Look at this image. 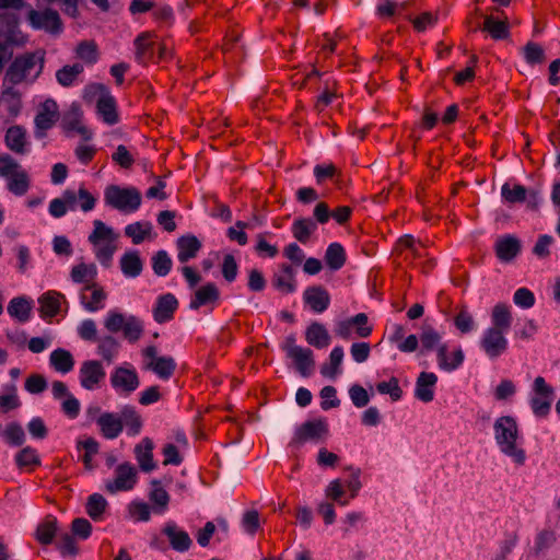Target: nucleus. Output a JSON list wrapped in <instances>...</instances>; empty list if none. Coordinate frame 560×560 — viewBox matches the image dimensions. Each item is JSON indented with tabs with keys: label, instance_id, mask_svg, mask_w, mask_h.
<instances>
[{
	"label": "nucleus",
	"instance_id": "obj_31",
	"mask_svg": "<svg viewBox=\"0 0 560 560\" xmlns=\"http://www.w3.org/2000/svg\"><path fill=\"white\" fill-rule=\"evenodd\" d=\"M273 285L283 293L295 290L294 270L290 265L283 264L280 273L273 276Z\"/></svg>",
	"mask_w": 560,
	"mask_h": 560
},
{
	"label": "nucleus",
	"instance_id": "obj_42",
	"mask_svg": "<svg viewBox=\"0 0 560 560\" xmlns=\"http://www.w3.org/2000/svg\"><path fill=\"white\" fill-rule=\"evenodd\" d=\"M60 298H62V295L54 291L42 295L38 300L40 304V313L48 317L55 316L60 308Z\"/></svg>",
	"mask_w": 560,
	"mask_h": 560
},
{
	"label": "nucleus",
	"instance_id": "obj_22",
	"mask_svg": "<svg viewBox=\"0 0 560 560\" xmlns=\"http://www.w3.org/2000/svg\"><path fill=\"white\" fill-rule=\"evenodd\" d=\"M153 441L149 438H144L139 444L135 447L136 458L138 460L139 467L143 471H151L156 467L155 462L153 460Z\"/></svg>",
	"mask_w": 560,
	"mask_h": 560
},
{
	"label": "nucleus",
	"instance_id": "obj_63",
	"mask_svg": "<svg viewBox=\"0 0 560 560\" xmlns=\"http://www.w3.org/2000/svg\"><path fill=\"white\" fill-rule=\"evenodd\" d=\"M21 406V401L16 395V387L12 385L9 393L0 395V410L5 413L10 410L16 409Z\"/></svg>",
	"mask_w": 560,
	"mask_h": 560
},
{
	"label": "nucleus",
	"instance_id": "obj_60",
	"mask_svg": "<svg viewBox=\"0 0 560 560\" xmlns=\"http://www.w3.org/2000/svg\"><path fill=\"white\" fill-rule=\"evenodd\" d=\"M376 389L381 394H388L394 401L399 400L402 396L398 378L394 376L388 382L378 383Z\"/></svg>",
	"mask_w": 560,
	"mask_h": 560
},
{
	"label": "nucleus",
	"instance_id": "obj_27",
	"mask_svg": "<svg viewBox=\"0 0 560 560\" xmlns=\"http://www.w3.org/2000/svg\"><path fill=\"white\" fill-rule=\"evenodd\" d=\"M436 357L440 369L447 372L454 371L464 361V353L460 348L448 355L447 346H439Z\"/></svg>",
	"mask_w": 560,
	"mask_h": 560
},
{
	"label": "nucleus",
	"instance_id": "obj_25",
	"mask_svg": "<svg viewBox=\"0 0 560 560\" xmlns=\"http://www.w3.org/2000/svg\"><path fill=\"white\" fill-rule=\"evenodd\" d=\"M288 358L292 359L298 372L303 376L307 377L312 374L315 368V361L313 351L308 348H302Z\"/></svg>",
	"mask_w": 560,
	"mask_h": 560
},
{
	"label": "nucleus",
	"instance_id": "obj_43",
	"mask_svg": "<svg viewBox=\"0 0 560 560\" xmlns=\"http://www.w3.org/2000/svg\"><path fill=\"white\" fill-rule=\"evenodd\" d=\"M97 112L103 117L104 121L114 125L118 121L115 101L112 96H102L97 101Z\"/></svg>",
	"mask_w": 560,
	"mask_h": 560
},
{
	"label": "nucleus",
	"instance_id": "obj_17",
	"mask_svg": "<svg viewBox=\"0 0 560 560\" xmlns=\"http://www.w3.org/2000/svg\"><path fill=\"white\" fill-rule=\"evenodd\" d=\"M163 534L167 536L171 547L176 551H187L192 544L189 535L174 523H167L163 528Z\"/></svg>",
	"mask_w": 560,
	"mask_h": 560
},
{
	"label": "nucleus",
	"instance_id": "obj_13",
	"mask_svg": "<svg viewBox=\"0 0 560 560\" xmlns=\"http://www.w3.org/2000/svg\"><path fill=\"white\" fill-rule=\"evenodd\" d=\"M112 386L121 393L130 394L139 386V377L133 370L117 368L110 376Z\"/></svg>",
	"mask_w": 560,
	"mask_h": 560
},
{
	"label": "nucleus",
	"instance_id": "obj_21",
	"mask_svg": "<svg viewBox=\"0 0 560 560\" xmlns=\"http://www.w3.org/2000/svg\"><path fill=\"white\" fill-rule=\"evenodd\" d=\"M96 423L103 436L109 440L116 439L122 431V420L112 412L102 413Z\"/></svg>",
	"mask_w": 560,
	"mask_h": 560
},
{
	"label": "nucleus",
	"instance_id": "obj_49",
	"mask_svg": "<svg viewBox=\"0 0 560 560\" xmlns=\"http://www.w3.org/2000/svg\"><path fill=\"white\" fill-rule=\"evenodd\" d=\"M526 62L530 66L541 65L546 60V54L541 45L528 42L522 49Z\"/></svg>",
	"mask_w": 560,
	"mask_h": 560
},
{
	"label": "nucleus",
	"instance_id": "obj_7",
	"mask_svg": "<svg viewBox=\"0 0 560 560\" xmlns=\"http://www.w3.org/2000/svg\"><path fill=\"white\" fill-rule=\"evenodd\" d=\"M353 330L360 338H366L372 334L373 328L364 313L340 320L335 327V334L342 339H349Z\"/></svg>",
	"mask_w": 560,
	"mask_h": 560
},
{
	"label": "nucleus",
	"instance_id": "obj_56",
	"mask_svg": "<svg viewBox=\"0 0 560 560\" xmlns=\"http://www.w3.org/2000/svg\"><path fill=\"white\" fill-rule=\"evenodd\" d=\"M152 267L158 276H166L172 267V260L167 253L164 250H159L152 258Z\"/></svg>",
	"mask_w": 560,
	"mask_h": 560
},
{
	"label": "nucleus",
	"instance_id": "obj_32",
	"mask_svg": "<svg viewBox=\"0 0 560 560\" xmlns=\"http://www.w3.org/2000/svg\"><path fill=\"white\" fill-rule=\"evenodd\" d=\"M57 530L58 525L56 518L48 516L38 524L35 532V538L42 545H49L52 542Z\"/></svg>",
	"mask_w": 560,
	"mask_h": 560
},
{
	"label": "nucleus",
	"instance_id": "obj_52",
	"mask_svg": "<svg viewBox=\"0 0 560 560\" xmlns=\"http://www.w3.org/2000/svg\"><path fill=\"white\" fill-rule=\"evenodd\" d=\"M151 229L152 225L150 222H136L126 226L125 234L131 237L135 244H140L145 238V236L149 235Z\"/></svg>",
	"mask_w": 560,
	"mask_h": 560
},
{
	"label": "nucleus",
	"instance_id": "obj_58",
	"mask_svg": "<svg viewBox=\"0 0 560 560\" xmlns=\"http://www.w3.org/2000/svg\"><path fill=\"white\" fill-rule=\"evenodd\" d=\"M78 448H84L85 454L83 455V463L86 469L91 470L92 466V456L97 454L98 452V442L93 438H88L83 441L78 442Z\"/></svg>",
	"mask_w": 560,
	"mask_h": 560
},
{
	"label": "nucleus",
	"instance_id": "obj_38",
	"mask_svg": "<svg viewBox=\"0 0 560 560\" xmlns=\"http://www.w3.org/2000/svg\"><path fill=\"white\" fill-rule=\"evenodd\" d=\"M120 267L127 277H137L142 271V261L138 252H128L120 259Z\"/></svg>",
	"mask_w": 560,
	"mask_h": 560
},
{
	"label": "nucleus",
	"instance_id": "obj_41",
	"mask_svg": "<svg viewBox=\"0 0 560 560\" xmlns=\"http://www.w3.org/2000/svg\"><path fill=\"white\" fill-rule=\"evenodd\" d=\"M343 359V349L341 347H336L331 350L329 355V363H325L320 368V373L324 376L329 378H336V376L340 373V364Z\"/></svg>",
	"mask_w": 560,
	"mask_h": 560
},
{
	"label": "nucleus",
	"instance_id": "obj_2",
	"mask_svg": "<svg viewBox=\"0 0 560 560\" xmlns=\"http://www.w3.org/2000/svg\"><path fill=\"white\" fill-rule=\"evenodd\" d=\"M44 62L45 51L42 49L18 56L5 72L4 84L15 85L21 83L33 70H35V77L39 75L44 68Z\"/></svg>",
	"mask_w": 560,
	"mask_h": 560
},
{
	"label": "nucleus",
	"instance_id": "obj_37",
	"mask_svg": "<svg viewBox=\"0 0 560 560\" xmlns=\"http://www.w3.org/2000/svg\"><path fill=\"white\" fill-rule=\"evenodd\" d=\"M84 290H91L92 294L90 301H86V296L84 294L81 295L83 306L89 312H96L103 308V302L106 299V293L104 292V290L95 283L86 285Z\"/></svg>",
	"mask_w": 560,
	"mask_h": 560
},
{
	"label": "nucleus",
	"instance_id": "obj_51",
	"mask_svg": "<svg viewBox=\"0 0 560 560\" xmlns=\"http://www.w3.org/2000/svg\"><path fill=\"white\" fill-rule=\"evenodd\" d=\"M106 506H107L106 499L102 494L94 493V494L90 495V498L88 500L86 512L91 518H93L94 521H97L101 518Z\"/></svg>",
	"mask_w": 560,
	"mask_h": 560
},
{
	"label": "nucleus",
	"instance_id": "obj_3",
	"mask_svg": "<svg viewBox=\"0 0 560 560\" xmlns=\"http://www.w3.org/2000/svg\"><path fill=\"white\" fill-rule=\"evenodd\" d=\"M104 198L107 206L126 213L138 210L141 205V194L135 187L109 185L105 189Z\"/></svg>",
	"mask_w": 560,
	"mask_h": 560
},
{
	"label": "nucleus",
	"instance_id": "obj_61",
	"mask_svg": "<svg viewBox=\"0 0 560 560\" xmlns=\"http://www.w3.org/2000/svg\"><path fill=\"white\" fill-rule=\"evenodd\" d=\"M130 516L138 522H148L150 520V506L145 502L133 501L128 506Z\"/></svg>",
	"mask_w": 560,
	"mask_h": 560
},
{
	"label": "nucleus",
	"instance_id": "obj_54",
	"mask_svg": "<svg viewBox=\"0 0 560 560\" xmlns=\"http://www.w3.org/2000/svg\"><path fill=\"white\" fill-rule=\"evenodd\" d=\"M454 325L462 334L470 332L474 329L475 320L466 306L460 307L454 318Z\"/></svg>",
	"mask_w": 560,
	"mask_h": 560
},
{
	"label": "nucleus",
	"instance_id": "obj_64",
	"mask_svg": "<svg viewBox=\"0 0 560 560\" xmlns=\"http://www.w3.org/2000/svg\"><path fill=\"white\" fill-rule=\"evenodd\" d=\"M95 275H96L95 265H85V264L81 262V264L74 266L71 270V279L77 283L83 282L86 277L94 278Z\"/></svg>",
	"mask_w": 560,
	"mask_h": 560
},
{
	"label": "nucleus",
	"instance_id": "obj_33",
	"mask_svg": "<svg viewBox=\"0 0 560 560\" xmlns=\"http://www.w3.org/2000/svg\"><path fill=\"white\" fill-rule=\"evenodd\" d=\"M420 341L422 351H431L439 348V346H446L442 343V336L431 325L423 323L421 327Z\"/></svg>",
	"mask_w": 560,
	"mask_h": 560
},
{
	"label": "nucleus",
	"instance_id": "obj_16",
	"mask_svg": "<svg viewBox=\"0 0 560 560\" xmlns=\"http://www.w3.org/2000/svg\"><path fill=\"white\" fill-rule=\"evenodd\" d=\"M82 112L79 106L72 105L70 110L65 115L62 125L67 132L75 131L83 140L88 141L92 138V132L81 124Z\"/></svg>",
	"mask_w": 560,
	"mask_h": 560
},
{
	"label": "nucleus",
	"instance_id": "obj_62",
	"mask_svg": "<svg viewBox=\"0 0 560 560\" xmlns=\"http://www.w3.org/2000/svg\"><path fill=\"white\" fill-rule=\"evenodd\" d=\"M150 37V33H142L135 40V45L137 48L136 58L141 63L147 61L148 51L152 49L153 44L148 42Z\"/></svg>",
	"mask_w": 560,
	"mask_h": 560
},
{
	"label": "nucleus",
	"instance_id": "obj_50",
	"mask_svg": "<svg viewBox=\"0 0 560 560\" xmlns=\"http://www.w3.org/2000/svg\"><path fill=\"white\" fill-rule=\"evenodd\" d=\"M75 55L88 65H93L97 61V46L92 40H83L78 44Z\"/></svg>",
	"mask_w": 560,
	"mask_h": 560
},
{
	"label": "nucleus",
	"instance_id": "obj_36",
	"mask_svg": "<svg viewBox=\"0 0 560 560\" xmlns=\"http://www.w3.org/2000/svg\"><path fill=\"white\" fill-rule=\"evenodd\" d=\"M151 485L153 489L149 493V499L154 504L153 510L156 513H163L168 506L170 495L161 487V482L159 480H153Z\"/></svg>",
	"mask_w": 560,
	"mask_h": 560
},
{
	"label": "nucleus",
	"instance_id": "obj_39",
	"mask_svg": "<svg viewBox=\"0 0 560 560\" xmlns=\"http://www.w3.org/2000/svg\"><path fill=\"white\" fill-rule=\"evenodd\" d=\"M83 65L77 62L73 65H66L56 73L57 82L62 86H70L74 83L78 77L83 72Z\"/></svg>",
	"mask_w": 560,
	"mask_h": 560
},
{
	"label": "nucleus",
	"instance_id": "obj_1",
	"mask_svg": "<svg viewBox=\"0 0 560 560\" xmlns=\"http://www.w3.org/2000/svg\"><path fill=\"white\" fill-rule=\"evenodd\" d=\"M494 435L500 450L522 465L525 462V452L517 447L518 428L514 418L510 416L500 417L494 422Z\"/></svg>",
	"mask_w": 560,
	"mask_h": 560
},
{
	"label": "nucleus",
	"instance_id": "obj_26",
	"mask_svg": "<svg viewBox=\"0 0 560 560\" xmlns=\"http://www.w3.org/2000/svg\"><path fill=\"white\" fill-rule=\"evenodd\" d=\"M306 341L318 349L328 347L330 343V336L325 326L320 323H312L305 331Z\"/></svg>",
	"mask_w": 560,
	"mask_h": 560
},
{
	"label": "nucleus",
	"instance_id": "obj_35",
	"mask_svg": "<svg viewBox=\"0 0 560 560\" xmlns=\"http://www.w3.org/2000/svg\"><path fill=\"white\" fill-rule=\"evenodd\" d=\"M118 417L122 420V427L127 428L128 434L136 435L140 432L142 419L133 407H124Z\"/></svg>",
	"mask_w": 560,
	"mask_h": 560
},
{
	"label": "nucleus",
	"instance_id": "obj_4",
	"mask_svg": "<svg viewBox=\"0 0 560 560\" xmlns=\"http://www.w3.org/2000/svg\"><path fill=\"white\" fill-rule=\"evenodd\" d=\"M27 22L34 30L44 31L52 36H58L63 32L59 12L48 5L45 9H30Z\"/></svg>",
	"mask_w": 560,
	"mask_h": 560
},
{
	"label": "nucleus",
	"instance_id": "obj_19",
	"mask_svg": "<svg viewBox=\"0 0 560 560\" xmlns=\"http://www.w3.org/2000/svg\"><path fill=\"white\" fill-rule=\"evenodd\" d=\"M219 299L220 291L218 287L212 282H208L196 290L192 299L190 300L189 307L191 310H198L203 305L215 303Z\"/></svg>",
	"mask_w": 560,
	"mask_h": 560
},
{
	"label": "nucleus",
	"instance_id": "obj_34",
	"mask_svg": "<svg viewBox=\"0 0 560 560\" xmlns=\"http://www.w3.org/2000/svg\"><path fill=\"white\" fill-rule=\"evenodd\" d=\"M98 354L108 363H112L117 355L120 343L110 335L101 337L96 340Z\"/></svg>",
	"mask_w": 560,
	"mask_h": 560
},
{
	"label": "nucleus",
	"instance_id": "obj_12",
	"mask_svg": "<svg viewBox=\"0 0 560 560\" xmlns=\"http://www.w3.org/2000/svg\"><path fill=\"white\" fill-rule=\"evenodd\" d=\"M58 119L57 104L52 100L45 101L35 117L36 137H44V131L51 128Z\"/></svg>",
	"mask_w": 560,
	"mask_h": 560
},
{
	"label": "nucleus",
	"instance_id": "obj_30",
	"mask_svg": "<svg viewBox=\"0 0 560 560\" xmlns=\"http://www.w3.org/2000/svg\"><path fill=\"white\" fill-rule=\"evenodd\" d=\"M492 326L490 328H497L502 331H508L512 324V313L506 304L498 303L491 311Z\"/></svg>",
	"mask_w": 560,
	"mask_h": 560
},
{
	"label": "nucleus",
	"instance_id": "obj_9",
	"mask_svg": "<svg viewBox=\"0 0 560 560\" xmlns=\"http://www.w3.org/2000/svg\"><path fill=\"white\" fill-rule=\"evenodd\" d=\"M480 347L490 359H495L508 349L505 331L497 328H487L480 339Z\"/></svg>",
	"mask_w": 560,
	"mask_h": 560
},
{
	"label": "nucleus",
	"instance_id": "obj_55",
	"mask_svg": "<svg viewBox=\"0 0 560 560\" xmlns=\"http://www.w3.org/2000/svg\"><path fill=\"white\" fill-rule=\"evenodd\" d=\"M502 196L510 203L523 202L526 200L527 190L522 185L511 187L509 184H504L502 186Z\"/></svg>",
	"mask_w": 560,
	"mask_h": 560
},
{
	"label": "nucleus",
	"instance_id": "obj_47",
	"mask_svg": "<svg viewBox=\"0 0 560 560\" xmlns=\"http://www.w3.org/2000/svg\"><path fill=\"white\" fill-rule=\"evenodd\" d=\"M31 310V303L23 298L11 300L8 306V313L19 322H26L30 318Z\"/></svg>",
	"mask_w": 560,
	"mask_h": 560
},
{
	"label": "nucleus",
	"instance_id": "obj_10",
	"mask_svg": "<svg viewBox=\"0 0 560 560\" xmlns=\"http://www.w3.org/2000/svg\"><path fill=\"white\" fill-rule=\"evenodd\" d=\"M115 472V479L106 483V490L108 492L115 493L118 491H127L133 488L137 481V471L131 464H120L119 466H117Z\"/></svg>",
	"mask_w": 560,
	"mask_h": 560
},
{
	"label": "nucleus",
	"instance_id": "obj_8",
	"mask_svg": "<svg viewBox=\"0 0 560 560\" xmlns=\"http://www.w3.org/2000/svg\"><path fill=\"white\" fill-rule=\"evenodd\" d=\"M145 358L144 369L154 372L159 377L170 378L175 369V360L171 357H158V350L154 346H149L143 350Z\"/></svg>",
	"mask_w": 560,
	"mask_h": 560
},
{
	"label": "nucleus",
	"instance_id": "obj_14",
	"mask_svg": "<svg viewBox=\"0 0 560 560\" xmlns=\"http://www.w3.org/2000/svg\"><path fill=\"white\" fill-rule=\"evenodd\" d=\"M521 242L514 235L500 237L495 243V254L501 261H512L521 252Z\"/></svg>",
	"mask_w": 560,
	"mask_h": 560
},
{
	"label": "nucleus",
	"instance_id": "obj_59",
	"mask_svg": "<svg viewBox=\"0 0 560 560\" xmlns=\"http://www.w3.org/2000/svg\"><path fill=\"white\" fill-rule=\"evenodd\" d=\"M3 435H4L5 440L8 441V443H10L14 446H20L25 441V433H24L23 428L19 423H15V422H12L7 425V428L3 432Z\"/></svg>",
	"mask_w": 560,
	"mask_h": 560
},
{
	"label": "nucleus",
	"instance_id": "obj_20",
	"mask_svg": "<svg viewBox=\"0 0 560 560\" xmlns=\"http://www.w3.org/2000/svg\"><path fill=\"white\" fill-rule=\"evenodd\" d=\"M438 382V376L432 372H421L417 378L415 396L423 401L433 400V387Z\"/></svg>",
	"mask_w": 560,
	"mask_h": 560
},
{
	"label": "nucleus",
	"instance_id": "obj_11",
	"mask_svg": "<svg viewBox=\"0 0 560 560\" xmlns=\"http://www.w3.org/2000/svg\"><path fill=\"white\" fill-rule=\"evenodd\" d=\"M105 370L100 361H85L80 369V383L85 389H94L105 377Z\"/></svg>",
	"mask_w": 560,
	"mask_h": 560
},
{
	"label": "nucleus",
	"instance_id": "obj_18",
	"mask_svg": "<svg viewBox=\"0 0 560 560\" xmlns=\"http://www.w3.org/2000/svg\"><path fill=\"white\" fill-rule=\"evenodd\" d=\"M177 306L178 302L172 293L161 295L153 310L154 320L161 324L172 319Z\"/></svg>",
	"mask_w": 560,
	"mask_h": 560
},
{
	"label": "nucleus",
	"instance_id": "obj_23",
	"mask_svg": "<svg viewBox=\"0 0 560 560\" xmlns=\"http://www.w3.org/2000/svg\"><path fill=\"white\" fill-rule=\"evenodd\" d=\"M177 258L182 264L195 258L201 248L200 241L195 235H184L177 240Z\"/></svg>",
	"mask_w": 560,
	"mask_h": 560
},
{
	"label": "nucleus",
	"instance_id": "obj_45",
	"mask_svg": "<svg viewBox=\"0 0 560 560\" xmlns=\"http://www.w3.org/2000/svg\"><path fill=\"white\" fill-rule=\"evenodd\" d=\"M7 180L8 189L16 196H22L28 190L30 179L27 173L23 168L9 176Z\"/></svg>",
	"mask_w": 560,
	"mask_h": 560
},
{
	"label": "nucleus",
	"instance_id": "obj_44",
	"mask_svg": "<svg viewBox=\"0 0 560 560\" xmlns=\"http://www.w3.org/2000/svg\"><path fill=\"white\" fill-rule=\"evenodd\" d=\"M116 238L112 228L105 225L101 220L94 221V230L89 236V242L98 246L102 241L114 242Z\"/></svg>",
	"mask_w": 560,
	"mask_h": 560
},
{
	"label": "nucleus",
	"instance_id": "obj_40",
	"mask_svg": "<svg viewBox=\"0 0 560 560\" xmlns=\"http://www.w3.org/2000/svg\"><path fill=\"white\" fill-rule=\"evenodd\" d=\"M50 364L61 373H68L73 369L72 354L63 349H57L50 354Z\"/></svg>",
	"mask_w": 560,
	"mask_h": 560
},
{
	"label": "nucleus",
	"instance_id": "obj_15",
	"mask_svg": "<svg viewBox=\"0 0 560 560\" xmlns=\"http://www.w3.org/2000/svg\"><path fill=\"white\" fill-rule=\"evenodd\" d=\"M304 301L314 312L322 313L329 306L330 296L326 289L314 285L305 290Z\"/></svg>",
	"mask_w": 560,
	"mask_h": 560
},
{
	"label": "nucleus",
	"instance_id": "obj_53",
	"mask_svg": "<svg viewBox=\"0 0 560 560\" xmlns=\"http://www.w3.org/2000/svg\"><path fill=\"white\" fill-rule=\"evenodd\" d=\"M124 337L130 341L136 342L140 339L143 334V325L139 318L136 316L127 317L125 327L122 329Z\"/></svg>",
	"mask_w": 560,
	"mask_h": 560
},
{
	"label": "nucleus",
	"instance_id": "obj_28",
	"mask_svg": "<svg viewBox=\"0 0 560 560\" xmlns=\"http://www.w3.org/2000/svg\"><path fill=\"white\" fill-rule=\"evenodd\" d=\"M0 107L3 108L10 117H16L19 115L22 107L21 95L12 84L2 92Z\"/></svg>",
	"mask_w": 560,
	"mask_h": 560
},
{
	"label": "nucleus",
	"instance_id": "obj_46",
	"mask_svg": "<svg viewBox=\"0 0 560 560\" xmlns=\"http://www.w3.org/2000/svg\"><path fill=\"white\" fill-rule=\"evenodd\" d=\"M325 261L330 269H340L346 261L343 247L338 243L330 244L325 253Z\"/></svg>",
	"mask_w": 560,
	"mask_h": 560
},
{
	"label": "nucleus",
	"instance_id": "obj_29",
	"mask_svg": "<svg viewBox=\"0 0 560 560\" xmlns=\"http://www.w3.org/2000/svg\"><path fill=\"white\" fill-rule=\"evenodd\" d=\"M317 224L311 218H299L292 224V234L296 241L306 244L316 231Z\"/></svg>",
	"mask_w": 560,
	"mask_h": 560
},
{
	"label": "nucleus",
	"instance_id": "obj_57",
	"mask_svg": "<svg viewBox=\"0 0 560 560\" xmlns=\"http://www.w3.org/2000/svg\"><path fill=\"white\" fill-rule=\"evenodd\" d=\"M15 460L20 468L38 466L40 464V459L36 451L30 446L20 451L16 454Z\"/></svg>",
	"mask_w": 560,
	"mask_h": 560
},
{
	"label": "nucleus",
	"instance_id": "obj_6",
	"mask_svg": "<svg viewBox=\"0 0 560 560\" xmlns=\"http://www.w3.org/2000/svg\"><path fill=\"white\" fill-rule=\"evenodd\" d=\"M327 433L328 427L324 419L306 421L295 430L291 445L299 447L308 441L318 442L323 440Z\"/></svg>",
	"mask_w": 560,
	"mask_h": 560
},
{
	"label": "nucleus",
	"instance_id": "obj_24",
	"mask_svg": "<svg viewBox=\"0 0 560 560\" xmlns=\"http://www.w3.org/2000/svg\"><path fill=\"white\" fill-rule=\"evenodd\" d=\"M7 147L18 153L24 154L27 151L26 130L21 126H12L5 132Z\"/></svg>",
	"mask_w": 560,
	"mask_h": 560
},
{
	"label": "nucleus",
	"instance_id": "obj_48",
	"mask_svg": "<svg viewBox=\"0 0 560 560\" xmlns=\"http://www.w3.org/2000/svg\"><path fill=\"white\" fill-rule=\"evenodd\" d=\"M483 31L488 32L493 39H504L509 36V26L503 21H497L491 15L485 16Z\"/></svg>",
	"mask_w": 560,
	"mask_h": 560
},
{
	"label": "nucleus",
	"instance_id": "obj_5",
	"mask_svg": "<svg viewBox=\"0 0 560 560\" xmlns=\"http://www.w3.org/2000/svg\"><path fill=\"white\" fill-rule=\"evenodd\" d=\"M533 389L535 395L530 399V407L535 416L544 418L550 411L555 394L553 388L546 383L544 377L537 376L534 381Z\"/></svg>",
	"mask_w": 560,
	"mask_h": 560
}]
</instances>
